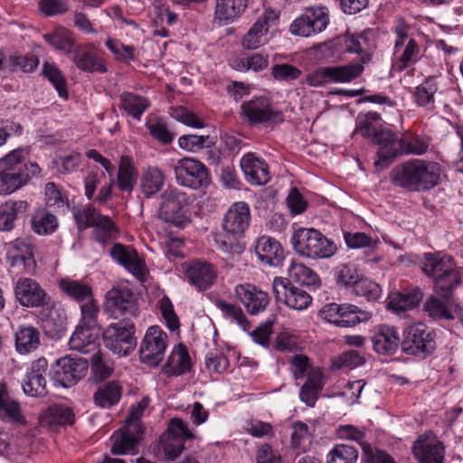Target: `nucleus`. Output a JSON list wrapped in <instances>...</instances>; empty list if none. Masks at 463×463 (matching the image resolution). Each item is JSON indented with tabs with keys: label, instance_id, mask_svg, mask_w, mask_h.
<instances>
[{
	"label": "nucleus",
	"instance_id": "f257e3e1",
	"mask_svg": "<svg viewBox=\"0 0 463 463\" xmlns=\"http://www.w3.org/2000/svg\"><path fill=\"white\" fill-rule=\"evenodd\" d=\"M440 173L439 163L415 158L396 165L391 178L394 185L409 192H425L439 184Z\"/></svg>",
	"mask_w": 463,
	"mask_h": 463
},
{
	"label": "nucleus",
	"instance_id": "f03ea898",
	"mask_svg": "<svg viewBox=\"0 0 463 463\" xmlns=\"http://www.w3.org/2000/svg\"><path fill=\"white\" fill-rule=\"evenodd\" d=\"M28 155L27 148L19 147L0 158V194H10L41 175L39 165L26 161Z\"/></svg>",
	"mask_w": 463,
	"mask_h": 463
},
{
	"label": "nucleus",
	"instance_id": "7ed1b4c3",
	"mask_svg": "<svg viewBox=\"0 0 463 463\" xmlns=\"http://www.w3.org/2000/svg\"><path fill=\"white\" fill-rule=\"evenodd\" d=\"M420 266L423 274L431 279L435 292L444 298H449L461 282L462 270L451 256L441 251L425 252Z\"/></svg>",
	"mask_w": 463,
	"mask_h": 463
},
{
	"label": "nucleus",
	"instance_id": "20e7f679",
	"mask_svg": "<svg viewBox=\"0 0 463 463\" xmlns=\"http://www.w3.org/2000/svg\"><path fill=\"white\" fill-rule=\"evenodd\" d=\"M294 250L310 260L329 259L335 254V243L314 228L299 227L294 230L291 239Z\"/></svg>",
	"mask_w": 463,
	"mask_h": 463
},
{
	"label": "nucleus",
	"instance_id": "39448f33",
	"mask_svg": "<svg viewBox=\"0 0 463 463\" xmlns=\"http://www.w3.org/2000/svg\"><path fill=\"white\" fill-rule=\"evenodd\" d=\"M250 221L249 205L244 202L234 203L224 215L223 233L215 236L217 249L224 253H231L237 246V239L248 229Z\"/></svg>",
	"mask_w": 463,
	"mask_h": 463
},
{
	"label": "nucleus",
	"instance_id": "423d86ee",
	"mask_svg": "<svg viewBox=\"0 0 463 463\" xmlns=\"http://www.w3.org/2000/svg\"><path fill=\"white\" fill-rule=\"evenodd\" d=\"M241 116L250 127H272L284 121L281 110L264 96L253 97L241 105Z\"/></svg>",
	"mask_w": 463,
	"mask_h": 463
},
{
	"label": "nucleus",
	"instance_id": "0eeeda50",
	"mask_svg": "<svg viewBox=\"0 0 463 463\" xmlns=\"http://www.w3.org/2000/svg\"><path fill=\"white\" fill-rule=\"evenodd\" d=\"M135 332L131 321L111 323L102 333L104 345L119 357L128 356L137 346Z\"/></svg>",
	"mask_w": 463,
	"mask_h": 463
},
{
	"label": "nucleus",
	"instance_id": "6e6552de",
	"mask_svg": "<svg viewBox=\"0 0 463 463\" xmlns=\"http://www.w3.org/2000/svg\"><path fill=\"white\" fill-rule=\"evenodd\" d=\"M363 73L360 65L324 66L307 73L305 82L315 88L324 87L333 83H349Z\"/></svg>",
	"mask_w": 463,
	"mask_h": 463
},
{
	"label": "nucleus",
	"instance_id": "1a4fd4ad",
	"mask_svg": "<svg viewBox=\"0 0 463 463\" xmlns=\"http://www.w3.org/2000/svg\"><path fill=\"white\" fill-rule=\"evenodd\" d=\"M401 346L406 354L423 359L435 350L433 331L421 323L411 325L404 331Z\"/></svg>",
	"mask_w": 463,
	"mask_h": 463
},
{
	"label": "nucleus",
	"instance_id": "9d476101",
	"mask_svg": "<svg viewBox=\"0 0 463 463\" xmlns=\"http://www.w3.org/2000/svg\"><path fill=\"white\" fill-rule=\"evenodd\" d=\"M166 347V333L159 326H149L139 346L140 361L151 367L157 366L164 359Z\"/></svg>",
	"mask_w": 463,
	"mask_h": 463
},
{
	"label": "nucleus",
	"instance_id": "9b49d317",
	"mask_svg": "<svg viewBox=\"0 0 463 463\" xmlns=\"http://www.w3.org/2000/svg\"><path fill=\"white\" fill-rule=\"evenodd\" d=\"M143 427L140 421H130L116 430L110 437V452L113 455H136L143 438Z\"/></svg>",
	"mask_w": 463,
	"mask_h": 463
},
{
	"label": "nucleus",
	"instance_id": "f8f14e48",
	"mask_svg": "<svg viewBox=\"0 0 463 463\" xmlns=\"http://www.w3.org/2000/svg\"><path fill=\"white\" fill-rule=\"evenodd\" d=\"M329 24L326 7H309L290 24V33L294 35L310 37L323 32Z\"/></svg>",
	"mask_w": 463,
	"mask_h": 463
},
{
	"label": "nucleus",
	"instance_id": "ddd939ff",
	"mask_svg": "<svg viewBox=\"0 0 463 463\" xmlns=\"http://www.w3.org/2000/svg\"><path fill=\"white\" fill-rule=\"evenodd\" d=\"M272 288L276 300L292 309L304 310L311 304L310 295L304 288L293 285L288 279L276 277Z\"/></svg>",
	"mask_w": 463,
	"mask_h": 463
},
{
	"label": "nucleus",
	"instance_id": "4468645a",
	"mask_svg": "<svg viewBox=\"0 0 463 463\" xmlns=\"http://www.w3.org/2000/svg\"><path fill=\"white\" fill-rule=\"evenodd\" d=\"M175 181L182 186L192 189L207 186L210 183L208 169L194 158H183L175 165Z\"/></svg>",
	"mask_w": 463,
	"mask_h": 463
},
{
	"label": "nucleus",
	"instance_id": "2eb2a0df",
	"mask_svg": "<svg viewBox=\"0 0 463 463\" xmlns=\"http://www.w3.org/2000/svg\"><path fill=\"white\" fill-rule=\"evenodd\" d=\"M87 370V360L68 355L57 360L50 373L56 383L63 387H70L81 379Z\"/></svg>",
	"mask_w": 463,
	"mask_h": 463
},
{
	"label": "nucleus",
	"instance_id": "dca6fc26",
	"mask_svg": "<svg viewBox=\"0 0 463 463\" xmlns=\"http://www.w3.org/2000/svg\"><path fill=\"white\" fill-rule=\"evenodd\" d=\"M104 310L112 317L135 316L137 311V297L128 288H113L106 294Z\"/></svg>",
	"mask_w": 463,
	"mask_h": 463
},
{
	"label": "nucleus",
	"instance_id": "f3484780",
	"mask_svg": "<svg viewBox=\"0 0 463 463\" xmlns=\"http://www.w3.org/2000/svg\"><path fill=\"white\" fill-rule=\"evenodd\" d=\"M14 296L21 306L28 308L43 307L51 301L50 296L40 284L30 278L19 279L14 287Z\"/></svg>",
	"mask_w": 463,
	"mask_h": 463
},
{
	"label": "nucleus",
	"instance_id": "a211bd4d",
	"mask_svg": "<svg viewBox=\"0 0 463 463\" xmlns=\"http://www.w3.org/2000/svg\"><path fill=\"white\" fill-rule=\"evenodd\" d=\"M279 19V14L268 9L250 26L241 40V46L246 50H255L269 41L268 32Z\"/></svg>",
	"mask_w": 463,
	"mask_h": 463
},
{
	"label": "nucleus",
	"instance_id": "6ab92c4d",
	"mask_svg": "<svg viewBox=\"0 0 463 463\" xmlns=\"http://www.w3.org/2000/svg\"><path fill=\"white\" fill-rule=\"evenodd\" d=\"M110 255L114 260L122 265L137 279L141 282L146 281L148 270L144 260L133 247L115 243L110 250Z\"/></svg>",
	"mask_w": 463,
	"mask_h": 463
},
{
	"label": "nucleus",
	"instance_id": "aec40b11",
	"mask_svg": "<svg viewBox=\"0 0 463 463\" xmlns=\"http://www.w3.org/2000/svg\"><path fill=\"white\" fill-rule=\"evenodd\" d=\"M181 269L189 282L199 290L208 289L214 284L217 279L215 267L207 261L194 260L192 262H184L181 265Z\"/></svg>",
	"mask_w": 463,
	"mask_h": 463
},
{
	"label": "nucleus",
	"instance_id": "412c9836",
	"mask_svg": "<svg viewBox=\"0 0 463 463\" xmlns=\"http://www.w3.org/2000/svg\"><path fill=\"white\" fill-rule=\"evenodd\" d=\"M47 368L48 362L44 357H40L32 363L22 383L25 395L43 397L47 394L45 379Z\"/></svg>",
	"mask_w": 463,
	"mask_h": 463
},
{
	"label": "nucleus",
	"instance_id": "4be33fe9",
	"mask_svg": "<svg viewBox=\"0 0 463 463\" xmlns=\"http://www.w3.org/2000/svg\"><path fill=\"white\" fill-rule=\"evenodd\" d=\"M413 453L419 463H442L445 448L433 432H428L414 442Z\"/></svg>",
	"mask_w": 463,
	"mask_h": 463
},
{
	"label": "nucleus",
	"instance_id": "5701e85b",
	"mask_svg": "<svg viewBox=\"0 0 463 463\" xmlns=\"http://www.w3.org/2000/svg\"><path fill=\"white\" fill-rule=\"evenodd\" d=\"M172 192L164 194L163 202L159 209V219L161 223L158 226V233L161 236V244L165 257L171 261L174 258V213L172 212Z\"/></svg>",
	"mask_w": 463,
	"mask_h": 463
},
{
	"label": "nucleus",
	"instance_id": "b1692460",
	"mask_svg": "<svg viewBox=\"0 0 463 463\" xmlns=\"http://www.w3.org/2000/svg\"><path fill=\"white\" fill-rule=\"evenodd\" d=\"M34 247L29 239L18 238L5 244L6 259L13 267H23L30 272L34 269Z\"/></svg>",
	"mask_w": 463,
	"mask_h": 463
},
{
	"label": "nucleus",
	"instance_id": "393cba45",
	"mask_svg": "<svg viewBox=\"0 0 463 463\" xmlns=\"http://www.w3.org/2000/svg\"><path fill=\"white\" fill-rule=\"evenodd\" d=\"M0 420L14 426H24L26 419L21 404L9 391L5 383L0 382Z\"/></svg>",
	"mask_w": 463,
	"mask_h": 463
},
{
	"label": "nucleus",
	"instance_id": "a878e982",
	"mask_svg": "<svg viewBox=\"0 0 463 463\" xmlns=\"http://www.w3.org/2000/svg\"><path fill=\"white\" fill-rule=\"evenodd\" d=\"M234 292L250 315H257L264 311L269 303L268 293L250 283L237 285Z\"/></svg>",
	"mask_w": 463,
	"mask_h": 463
},
{
	"label": "nucleus",
	"instance_id": "bb28decb",
	"mask_svg": "<svg viewBox=\"0 0 463 463\" xmlns=\"http://www.w3.org/2000/svg\"><path fill=\"white\" fill-rule=\"evenodd\" d=\"M241 167L246 181L251 185H263L270 180L269 168L266 161L251 153L241 157Z\"/></svg>",
	"mask_w": 463,
	"mask_h": 463
},
{
	"label": "nucleus",
	"instance_id": "cd10ccee",
	"mask_svg": "<svg viewBox=\"0 0 463 463\" xmlns=\"http://www.w3.org/2000/svg\"><path fill=\"white\" fill-rule=\"evenodd\" d=\"M255 252L262 264L277 267L285 258L281 244L269 236H260L255 241Z\"/></svg>",
	"mask_w": 463,
	"mask_h": 463
},
{
	"label": "nucleus",
	"instance_id": "c85d7f7f",
	"mask_svg": "<svg viewBox=\"0 0 463 463\" xmlns=\"http://www.w3.org/2000/svg\"><path fill=\"white\" fill-rule=\"evenodd\" d=\"M372 343L376 353L393 354L402 342L397 328L387 325H380L373 332Z\"/></svg>",
	"mask_w": 463,
	"mask_h": 463
},
{
	"label": "nucleus",
	"instance_id": "c756f323",
	"mask_svg": "<svg viewBox=\"0 0 463 463\" xmlns=\"http://www.w3.org/2000/svg\"><path fill=\"white\" fill-rule=\"evenodd\" d=\"M69 345L71 350L81 354H95L99 347L98 330L93 327L78 326L70 338Z\"/></svg>",
	"mask_w": 463,
	"mask_h": 463
},
{
	"label": "nucleus",
	"instance_id": "7c9ffc66",
	"mask_svg": "<svg viewBox=\"0 0 463 463\" xmlns=\"http://www.w3.org/2000/svg\"><path fill=\"white\" fill-rule=\"evenodd\" d=\"M368 33H363L347 36L345 42V50L348 52L358 54V60L346 65H360L364 71V65L372 61L373 44L368 39Z\"/></svg>",
	"mask_w": 463,
	"mask_h": 463
},
{
	"label": "nucleus",
	"instance_id": "2f4dec72",
	"mask_svg": "<svg viewBox=\"0 0 463 463\" xmlns=\"http://www.w3.org/2000/svg\"><path fill=\"white\" fill-rule=\"evenodd\" d=\"M93 49L92 44L77 46L73 51L72 61L76 67L82 71L104 73L107 71V68Z\"/></svg>",
	"mask_w": 463,
	"mask_h": 463
},
{
	"label": "nucleus",
	"instance_id": "473e14b6",
	"mask_svg": "<svg viewBox=\"0 0 463 463\" xmlns=\"http://www.w3.org/2000/svg\"><path fill=\"white\" fill-rule=\"evenodd\" d=\"M249 0H216L214 19L220 25L233 23L246 10Z\"/></svg>",
	"mask_w": 463,
	"mask_h": 463
},
{
	"label": "nucleus",
	"instance_id": "72a5a7b5",
	"mask_svg": "<svg viewBox=\"0 0 463 463\" xmlns=\"http://www.w3.org/2000/svg\"><path fill=\"white\" fill-rule=\"evenodd\" d=\"M439 76L427 77L423 82L414 89L412 92L413 102L420 108L433 109L435 107V94L439 90Z\"/></svg>",
	"mask_w": 463,
	"mask_h": 463
},
{
	"label": "nucleus",
	"instance_id": "f704fd0d",
	"mask_svg": "<svg viewBox=\"0 0 463 463\" xmlns=\"http://www.w3.org/2000/svg\"><path fill=\"white\" fill-rule=\"evenodd\" d=\"M395 64L399 71L415 64L420 58V47L415 39L402 42L401 45L394 43Z\"/></svg>",
	"mask_w": 463,
	"mask_h": 463
},
{
	"label": "nucleus",
	"instance_id": "c9c22d12",
	"mask_svg": "<svg viewBox=\"0 0 463 463\" xmlns=\"http://www.w3.org/2000/svg\"><path fill=\"white\" fill-rule=\"evenodd\" d=\"M15 349L21 354L35 351L40 345V332L30 325L20 326L14 334Z\"/></svg>",
	"mask_w": 463,
	"mask_h": 463
},
{
	"label": "nucleus",
	"instance_id": "e433bc0d",
	"mask_svg": "<svg viewBox=\"0 0 463 463\" xmlns=\"http://www.w3.org/2000/svg\"><path fill=\"white\" fill-rule=\"evenodd\" d=\"M43 38L54 50L66 54L72 52L76 48L73 32L63 26L56 27L52 32L44 33Z\"/></svg>",
	"mask_w": 463,
	"mask_h": 463
},
{
	"label": "nucleus",
	"instance_id": "4c0bfd02",
	"mask_svg": "<svg viewBox=\"0 0 463 463\" xmlns=\"http://www.w3.org/2000/svg\"><path fill=\"white\" fill-rule=\"evenodd\" d=\"M422 298L423 292L418 288L404 289L391 296L388 307L396 313L404 312L418 306Z\"/></svg>",
	"mask_w": 463,
	"mask_h": 463
},
{
	"label": "nucleus",
	"instance_id": "58836bf2",
	"mask_svg": "<svg viewBox=\"0 0 463 463\" xmlns=\"http://www.w3.org/2000/svg\"><path fill=\"white\" fill-rule=\"evenodd\" d=\"M26 201H6L0 205V231L10 232L14 228L15 220L28 210Z\"/></svg>",
	"mask_w": 463,
	"mask_h": 463
},
{
	"label": "nucleus",
	"instance_id": "ea45409f",
	"mask_svg": "<svg viewBox=\"0 0 463 463\" xmlns=\"http://www.w3.org/2000/svg\"><path fill=\"white\" fill-rule=\"evenodd\" d=\"M58 285L64 294L77 302L88 300L93 295L91 286L82 280L64 278L59 280Z\"/></svg>",
	"mask_w": 463,
	"mask_h": 463
},
{
	"label": "nucleus",
	"instance_id": "a19ab883",
	"mask_svg": "<svg viewBox=\"0 0 463 463\" xmlns=\"http://www.w3.org/2000/svg\"><path fill=\"white\" fill-rule=\"evenodd\" d=\"M122 394V387L118 383L112 381L99 387L93 399L97 406L109 409L116 405Z\"/></svg>",
	"mask_w": 463,
	"mask_h": 463
},
{
	"label": "nucleus",
	"instance_id": "79ce46f5",
	"mask_svg": "<svg viewBox=\"0 0 463 463\" xmlns=\"http://www.w3.org/2000/svg\"><path fill=\"white\" fill-rule=\"evenodd\" d=\"M400 138L390 130H378L373 137V143L380 146L378 156L383 161H390L397 156V147L394 142Z\"/></svg>",
	"mask_w": 463,
	"mask_h": 463
},
{
	"label": "nucleus",
	"instance_id": "37998d69",
	"mask_svg": "<svg viewBox=\"0 0 463 463\" xmlns=\"http://www.w3.org/2000/svg\"><path fill=\"white\" fill-rule=\"evenodd\" d=\"M153 453L159 460H174V418L168 420L167 429L159 437L157 443L153 448Z\"/></svg>",
	"mask_w": 463,
	"mask_h": 463
},
{
	"label": "nucleus",
	"instance_id": "c03bdc74",
	"mask_svg": "<svg viewBox=\"0 0 463 463\" xmlns=\"http://www.w3.org/2000/svg\"><path fill=\"white\" fill-rule=\"evenodd\" d=\"M215 306L221 310L224 319L228 320L230 323L237 325L244 331L250 329V323L240 306L228 303L222 299L216 300Z\"/></svg>",
	"mask_w": 463,
	"mask_h": 463
},
{
	"label": "nucleus",
	"instance_id": "a18cd8bd",
	"mask_svg": "<svg viewBox=\"0 0 463 463\" xmlns=\"http://www.w3.org/2000/svg\"><path fill=\"white\" fill-rule=\"evenodd\" d=\"M175 377L183 375L186 381L185 384L191 383L194 377V362L184 344L179 343L175 346Z\"/></svg>",
	"mask_w": 463,
	"mask_h": 463
},
{
	"label": "nucleus",
	"instance_id": "49530a36",
	"mask_svg": "<svg viewBox=\"0 0 463 463\" xmlns=\"http://www.w3.org/2000/svg\"><path fill=\"white\" fill-rule=\"evenodd\" d=\"M137 174L132 165L131 158L128 156H121L117 178L119 190L131 192L137 183Z\"/></svg>",
	"mask_w": 463,
	"mask_h": 463
},
{
	"label": "nucleus",
	"instance_id": "de8ad7c7",
	"mask_svg": "<svg viewBox=\"0 0 463 463\" xmlns=\"http://www.w3.org/2000/svg\"><path fill=\"white\" fill-rule=\"evenodd\" d=\"M31 227L39 235H48L56 231L58 221L54 214L44 209H39L32 216Z\"/></svg>",
	"mask_w": 463,
	"mask_h": 463
},
{
	"label": "nucleus",
	"instance_id": "09e8293b",
	"mask_svg": "<svg viewBox=\"0 0 463 463\" xmlns=\"http://www.w3.org/2000/svg\"><path fill=\"white\" fill-rule=\"evenodd\" d=\"M197 439V434L189 424L181 419L175 418V458Z\"/></svg>",
	"mask_w": 463,
	"mask_h": 463
},
{
	"label": "nucleus",
	"instance_id": "8fccbe9b",
	"mask_svg": "<svg viewBox=\"0 0 463 463\" xmlns=\"http://www.w3.org/2000/svg\"><path fill=\"white\" fill-rule=\"evenodd\" d=\"M370 318L371 314L369 312L363 311L353 305L344 304L341 307L339 320L336 321V326L352 327Z\"/></svg>",
	"mask_w": 463,
	"mask_h": 463
},
{
	"label": "nucleus",
	"instance_id": "3c124183",
	"mask_svg": "<svg viewBox=\"0 0 463 463\" xmlns=\"http://www.w3.org/2000/svg\"><path fill=\"white\" fill-rule=\"evenodd\" d=\"M92 227L94 228L96 241L102 244L116 238L118 233V230L112 220L109 216L100 213L96 217Z\"/></svg>",
	"mask_w": 463,
	"mask_h": 463
},
{
	"label": "nucleus",
	"instance_id": "603ef678",
	"mask_svg": "<svg viewBox=\"0 0 463 463\" xmlns=\"http://www.w3.org/2000/svg\"><path fill=\"white\" fill-rule=\"evenodd\" d=\"M121 108L137 120H140L141 116L149 107L147 99L133 93H124L121 96Z\"/></svg>",
	"mask_w": 463,
	"mask_h": 463
},
{
	"label": "nucleus",
	"instance_id": "864d4df0",
	"mask_svg": "<svg viewBox=\"0 0 463 463\" xmlns=\"http://www.w3.org/2000/svg\"><path fill=\"white\" fill-rule=\"evenodd\" d=\"M43 75L52 84L61 98L68 99L66 79L54 62L45 61L43 64Z\"/></svg>",
	"mask_w": 463,
	"mask_h": 463
},
{
	"label": "nucleus",
	"instance_id": "5fc2aeb1",
	"mask_svg": "<svg viewBox=\"0 0 463 463\" xmlns=\"http://www.w3.org/2000/svg\"><path fill=\"white\" fill-rule=\"evenodd\" d=\"M288 272L292 279L301 285L317 286L320 284L318 275L302 263L292 261Z\"/></svg>",
	"mask_w": 463,
	"mask_h": 463
},
{
	"label": "nucleus",
	"instance_id": "6e6d98bb",
	"mask_svg": "<svg viewBox=\"0 0 463 463\" xmlns=\"http://www.w3.org/2000/svg\"><path fill=\"white\" fill-rule=\"evenodd\" d=\"M164 175L162 172L156 167H150L144 172L141 179L142 193L146 197L156 194L164 184Z\"/></svg>",
	"mask_w": 463,
	"mask_h": 463
},
{
	"label": "nucleus",
	"instance_id": "4d7b16f0",
	"mask_svg": "<svg viewBox=\"0 0 463 463\" xmlns=\"http://www.w3.org/2000/svg\"><path fill=\"white\" fill-rule=\"evenodd\" d=\"M327 463H356L358 450L350 445L337 444L327 454Z\"/></svg>",
	"mask_w": 463,
	"mask_h": 463
},
{
	"label": "nucleus",
	"instance_id": "13d9d810",
	"mask_svg": "<svg viewBox=\"0 0 463 463\" xmlns=\"http://www.w3.org/2000/svg\"><path fill=\"white\" fill-rule=\"evenodd\" d=\"M46 420L51 425H71L74 422L72 410L64 405H52L48 408Z\"/></svg>",
	"mask_w": 463,
	"mask_h": 463
},
{
	"label": "nucleus",
	"instance_id": "bf43d9fd",
	"mask_svg": "<svg viewBox=\"0 0 463 463\" xmlns=\"http://www.w3.org/2000/svg\"><path fill=\"white\" fill-rule=\"evenodd\" d=\"M423 310L433 319L449 320L454 317L448 304L436 296H430L427 298Z\"/></svg>",
	"mask_w": 463,
	"mask_h": 463
},
{
	"label": "nucleus",
	"instance_id": "052dcab7",
	"mask_svg": "<svg viewBox=\"0 0 463 463\" xmlns=\"http://www.w3.org/2000/svg\"><path fill=\"white\" fill-rule=\"evenodd\" d=\"M190 203L189 196L175 190V227L184 228L191 222Z\"/></svg>",
	"mask_w": 463,
	"mask_h": 463
},
{
	"label": "nucleus",
	"instance_id": "680f3d73",
	"mask_svg": "<svg viewBox=\"0 0 463 463\" xmlns=\"http://www.w3.org/2000/svg\"><path fill=\"white\" fill-rule=\"evenodd\" d=\"M46 204L54 209H63L69 206L66 193L58 187L55 183L49 182L44 187Z\"/></svg>",
	"mask_w": 463,
	"mask_h": 463
},
{
	"label": "nucleus",
	"instance_id": "e2e57ef3",
	"mask_svg": "<svg viewBox=\"0 0 463 463\" xmlns=\"http://www.w3.org/2000/svg\"><path fill=\"white\" fill-rule=\"evenodd\" d=\"M10 71H20L24 73H32L38 67L40 61L36 55H10L8 58Z\"/></svg>",
	"mask_w": 463,
	"mask_h": 463
},
{
	"label": "nucleus",
	"instance_id": "0e129e2a",
	"mask_svg": "<svg viewBox=\"0 0 463 463\" xmlns=\"http://www.w3.org/2000/svg\"><path fill=\"white\" fill-rule=\"evenodd\" d=\"M336 284L344 287H354L360 278L356 268L351 263H341L334 269Z\"/></svg>",
	"mask_w": 463,
	"mask_h": 463
},
{
	"label": "nucleus",
	"instance_id": "69168bd1",
	"mask_svg": "<svg viewBox=\"0 0 463 463\" xmlns=\"http://www.w3.org/2000/svg\"><path fill=\"white\" fill-rule=\"evenodd\" d=\"M105 45L118 61L129 62L135 60L136 48L133 45H125L114 38H109Z\"/></svg>",
	"mask_w": 463,
	"mask_h": 463
},
{
	"label": "nucleus",
	"instance_id": "338daca9",
	"mask_svg": "<svg viewBox=\"0 0 463 463\" xmlns=\"http://www.w3.org/2000/svg\"><path fill=\"white\" fill-rule=\"evenodd\" d=\"M353 288L357 296L364 297L369 301H375L382 295L381 287L366 278L360 277Z\"/></svg>",
	"mask_w": 463,
	"mask_h": 463
},
{
	"label": "nucleus",
	"instance_id": "774afa93",
	"mask_svg": "<svg viewBox=\"0 0 463 463\" xmlns=\"http://www.w3.org/2000/svg\"><path fill=\"white\" fill-rule=\"evenodd\" d=\"M362 463H396L393 458L385 450L372 448L367 443H362Z\"/></svg>",
	"mask_w": 463,
	"mask_h": 463
}]
</instances>
